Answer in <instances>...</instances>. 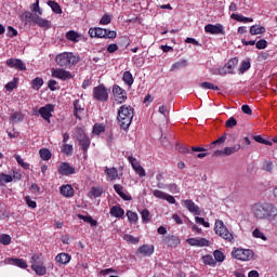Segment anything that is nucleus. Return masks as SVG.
<instances>
[{
  "label": "nucleus",
  "instance_id": "44",
  "mask_svg": "<svg viewBox=\"0 0 277 277\" xmlns=\"http://www.w3.org/2000/svg\"><path fill=\"white\" fill-rule=\"evenodd\" d=\"M39 155L43 161H49L51 159V150L42 148L39 150Z\"/></svg>",
  "mask_w": 277,
  "mask_h": 277
},
{
  "label": "nucleus",
  "instance_id": "16",
  "mask_svg": "<svg viewBox=\"0 0 277 277\" xmlns=\"http://www.w3.org/2000/svg\"><path fill=\"white\" fill-rule=\"evenodd\" d=\"M77 171L75 167L70 166L68 162H61L58 166V174H62V176H70L71 174H75Z\"/></svg>",
  "mask_w": 277,
  "mask_h": 277
},
{
  "label": "nucleus",
  "instance_id": "6",
  "mask_svg": "<svg viewBox=\"0 0 277 277\" xmlns=\"http://www.w3.org/2000/svg\"><path fill=\"white\" fill-rule=\"evenodd\" d=\"M232 254L238 261H251L254 258V252L250 249H234Z\"/></svg>",
  "mask_w": 277,
  "mask_h": 277
},
{
  "label": "nucleus",
  "instance_id": "9",
  "mask_svg": "<svg viewBox=\"0 0 277 277\" xmlns=\"http://www.w3.org/2000/svg\"><path fill=\"white\" fill-rule=\"evenodd\" d=\"M128 161L132 166L135 174H138L141 179H144V176H146V170L144 169V167H142L137 158L129 156Z\"/></svg>",
  "mask_w": 277,
  "mask_h": 277
},
{
  "label": "nucleus",
  "instance_id": "60",
  "mask_svg": "<svg viewBox=\"0 0 277 277\" xmlns=\"http://www.w3.org/2000/svg\"><path fill=\"white\" fill-rule=\"evenodd\" d=\"M246 70H250V61H243L240 65L239 72L243 75Z\"/></svg>",
  "mask_w": 277,
  "mask_h": 277
},
{
  "label": "nucleus",
  "instance_id": "56",
  "mask_svg": "<svg viewBox=\"0 0 277 277\" xmlns=\"http://www.w3.org/2000/svg\"><path fill=\"white\" fill-rule=\"evenodd\" d=\"M253 237H255L256 239H262L263 241H267V237H265V235H263V232H261V229L255 228L253 230Z\"/></svg>",
  "mask_w": 277,
  "mask_h": 277
},
{
  "label": "nucleus",
  "instance_id": "13",
  "mask_svg": "<svg viewBox=\"0 0 277 277\" xmlns=\"http://www.w3.org/2000/svg\"><path fill=\"white\" fill-rule=\"evenodd\" d=\"M53 111H55V106H53V104H48L39 109L41 118H43V120L47 122H51V116H53Z\"/></svg>",
  "mask_w": 277,
  "mask_h": 277
},
{
  "label": "nucleus",
  "instance_id": "48",
  "mask_svg": "<svg viewBox=\"0 0 277 277\" xmlns=\"http://www.w3.org/2000/svg\"><path fill=\"white\" fill-rule=\"evenodd\" d=\"M14 181V177L12 175H8L5 173L0 174V185H5V183H12Z\"/></svg>",
  "mask_w": 277,
  "mask_h": 277
},
{
  "label": "nucleus",
  "instance_id": "12",
  "mask_svg": "<svg viewBox=\"0 0 277 277\" xmlns=\"http://www.w3.org/2000/svg\"><path fill=\"white\" fill-rule=\"evenodd\" d=\"M181 205L184 207V209H187L189 213H193L194 215H200V207H198L194 200L184 199L181 201Z\"/></svg>",
  "mask_w": 277,
  "mask_h": 277
},
{
  "label": "nucleus",
  "instance_id": "50",
  "mask_svg": "<svg viewBox=\"0 0 277 277\" xmlns=\"http://www.w3.org/2000/svg\"><path fill=\"white\" fill-rule=\"evenodd\" d=\"M30 9L39 16H42V9L40 8V0H36L34 4H31Z\"/></svg>",
  "mask_w": 277,
  "mask_h": 277
},
{
  "label": "nucleus",
  "instance_id": "53",
  "mask_svg": "<svg viewBox=\"0 0 277 277\" xmlns=\"http://www.w3.org/2000/svg\"><path fill=\"white\" fill-rule=\"evenodd\" d=\"M141 216L145 224H148V222H150V211H148V209H144L141 212Z\"/></svg>",
  "mask_w": 277,
  "mask_h": 277
},
{
  "label": "nucleus",
  "instance_id": "29",
  "mask_svg": "<svg viewBox=\"0 0 277 277\" xmlns=\"http://www.w3.org/2000/svg\"><path fill=\"white\" fill-rule=\"evenodd\" d=\"M31 269L37 274V276H44L47 274V266L41 264H31Z\"/></svg>",
  "mask_w": 277,
  "mask_h": 277
},
{
  "label": "nucleus",
  "instance_id": "55",
  "mask_svg": "<svg viewBox=\"0 0 277 277\" xmlns=\"http://www.w3.org/2000/svg\"><path fill=\"white\" fill-rule=\"evenodd\" d=\"M253 138L259 144H265L266 146H272L273 145V143L271 141H267V140L263 138V136H261V135H255V136H253Z\"/></svg>",
  "mask_w": 277,
  "mask_h": 277
},
{
  "label": "nucleus",
  "instance_id": "30",
  "mask_svg": "<svg viewBox=\"0 0 277 277\" xmlns=\"http://www.w3.org/2000/svg\"><path fill=\"white\" fill-rule=\"evenodd\" d=\"M230 18H233L234 21H237L238 23H254V19L252 17H246L237 13H233L230 15Z\"/></svg>",
  "mask_w": 277,
  "mask_h": 277
},
{
  "label": "nucleus",
  "instance_id": "26",
  "mask_svg": "<svg viewBox=\"0 0 277 277\" xmlns=\"http://www.w3.org/2000/svg\"><path fill=\"white\" fill-rule=\"evenodd\" d=\"M11 124H18V122H23L25 120V115L22 111H13L9 118Z\"/></svg>",
  "mask_w": 277,
  "mask_h": 277
},
{
  "label": "nucleus",
  "instance_id": "39",
  "mask_svg": "<svg viewBox=\"0 0 277 277\" xmlns=\"http://www.w3.org/2000/svg\"><path fill=\"white\" fill-rule=\"evenodd\" d=\"M48 5H49V8H51V10H52V12H54V14H62V6L60 5V3H57L53 0H49Z\"/></svg>",
  "mask_w": 277,
  "mask_h": 277
},
{
  "label": "nucleus",
  "instance_id": "45",
  "mask_svg": "<svg viewBox=\"0 0 277 277\" xmlns=\"http://www.w3.org/2000/svg\"><path fill=\"white\" fill-rule=\"evenodd\" d=\"M213 256H214V261L217 262V263H224V259H226L224 253L220 250H215L213 252Z\"/></svg>",
  "mask_w": 277,
  "mask_h": 277
},
{
  "label": "nucleus",
  "instance_id": "31",
  "mask_svg": "<svg viewBox=\"0 0 277 277\" xmlns=\"http://www.w3.org/2000/svg\"><path fill=\"white\" fill-rule=\"evenodd\" d=\"M78 219L82 220L87 224H90V226H98V222L94 220L90 214H87V215L78 214Z\"/></svg>",
  "mask_w": 277,
  "mask_h": 277
},
{
  "label": "nucleus",
  "instance_id": "59",
  "mask_svg": "<svg viewBox=\"0 0 277 277\" xmlns=\"http://www.w3.org/2000/svg\"><path fill=\"white\" fill-rule=\"evenodd\" d=\"M195 222L196 224H200L201 226H205V228H209L211 226L209 222L205 221V217L196 216Z\"/></svg>",
  "mask_w": 277,
  "mask_h": 277
},
{
  "label": "nucleus",
  "instance_id": "15",
  "mask_svg": "<svg viewBox=\"0 0 277 277\" xmlns=\"http://www.w3.org/2000/svg\"><path fill=\"white\" fill-rule=\"evenodd\" d=\"M153 196H155V198H159L160 200H167L169 205H176V199H174V196L163 193L162 190H153Z\"/></svg>",
  "mask_w": 277,
  "mask_h": 277
},
{
  "label": "nucleus",
  "instance_id": "10",
  "mask_svg": "<svg viewBox=\"0 0 277 277\" xmlns=\"http://www.w3.org/2000/svg\"><path fill=\"white\" fill-rule=\"evenodd\" d=\"M51 72L54 79H61V81H68L69 79H72V74L66 69L53 68Z\"/></svg>",
  "mask_w": 277,
  "mask_h": 277
},
{
  "label": "nucleus",
  "instance_id": "18",
  "mask_svg": "<svg viewBox=\"0 0 277 277\" xmlns=\"http://www.w3.org/2000/svg\"><path fill=\"white\" fill-rule=\"evenodd\" d=\"M186 242L196 248H206L210 246L207 238H188Z\"/></svg>",
  "mask_w": 277,
  "mask_h": 277
},
{
  "label": "nucleus",
  "instance_id": "40",
  "mask_svg": "<svg viewBox=\"0 0 277 277\" xmlns=\"http://www.w3.org/2000/svg\"><path fill=\"white\" fill-rule=\"evenodd\" d=\"M130 224H137V220H140V216L137 215L136 212H133L131 210H128L126 213Z\"/></svg>",
  "mask_w": 277,
  "mask_h": 277
},
{
  "label": "nucleus",
  "instance_id": "63",
  "mask_svg": "<svg viewBox=\"0 0 277 277\" xmlns=\"http://www.w3.org/2000/svg\"><path fill=\"white\" fill-rule=\"evenodd\" d=\"M227 129H233V127H237V119L232 117L226 121Z\"/></svg>",
  "mask_w": 277,
  "mask_h": 277
},
{
  "label": "nucleus",
  "instance_id": "46",
  "mask_svg": "<svg viewBox=\"0 0 277 277\" xmlns=\"http://www.w3.org/2000/svg\"><path fill=\"white\" fill-rule=\"evenodd\" d=\"M0 243L2 246H10L12 243V237L8 234L0 235Z\"/></svg>",
  "mask_w": 277,
  "mask_h": 277
},
{
  "label": "nucleus",
  "instance_id": "4",
  "mask_svg": "<svg viewBox=\"0 0 277 277\" xmlns=\"http://www.w3.org/2000/svg\"><path fill=\"white\" fill-rule=\"evenodd\" d=\"M214 233L215 235H219V237H222V239H225L226 241H233V233L228 230V227L224 224V221L216 220L214 223Z\"/></svg>",
  "mask_w": 277,
  "mask_h": 277
},
{
  "label": "nucleus",
  "instance_id": "54",
  "mask_svg": "<svg viewBox=\"0 0 277 277\" xmlns=\"http://www.w3.org/2000/svg\"><path fill=\"white\" fill-rule=\"evenodd\" d=\"M15 159H16L18 166L24 168V170H29V163L25 162V160H23L19 155H15Z\"/></svg>",
  "mask_w": 277,
  "mask_h": 277
},
{
  "label": "nucleus",
  "instance_id": "3",
  "mask_svg": "<svg viewBox=\"0 0 277 277\" xmlns=\"http://www.w3.org/2000/svg\"><path fill=\"white\" fill-rule=\"evenodd\" d=\"M55 62L63 68H70V66L79 62V58L71 52H64L56 55Z\"/></svg>",
  "mask_w": 277,
  "mask_h": 277
},
{
  "label": "nucleus",
  "instance_id": "32",
  "mask_svg": "<svg viewBox=\"0 0 277 277\" xmlns=\"http://www.w3.org/2000/svg\"><path fill=\"white\" fill-rule=\"evenodd\" d=\"M241 150V145L237 144L232 147H225L224 148V155L225 157H230V155H235V153H239Z\"/></svg>",
  "mask_w": 277,
  "mask_h": 277
},
{
  "label": "nucleus",
  "instance_id": "19",
  "mask_svg": "<svg viewBox=\"0 0 277 277\" xmlns=\"http://www.w3.org/2000/svg\"><path fill=\"white\" fill-rule=\"evenodd\" d=\"M136 254L140 256H153L155 254V246L143 245L137 249Z\"/></svg>",
  "mask_w": 277,
  "mask_h": 277
},
{
  "label": "nucleus",
  "instance_id": "27",
  "mask_svg": "<svg viewBox=\"0 0 277 277\" xmlns=\"http://www.w3.org/2000/svg\"><path fill=\"white\" fill-rule=\"evenodd\" d=\"M61 194L64 198H72L75 196V188L70 184L61 186Z\"/></svg>",
  "mask_w": 277,
  "mask_h": 277
},
{
  "label": "nucleus",
  "instance_id": "47",
  "mask_svg": "<svg viewBox=\"0 0 277 277\" xmlns=\"http://www.w3.org/2000/svg\"><path fill=\"white\" fill-rule=\"evenodd\" d=\"M101 133H105V126L95 123L93 126V135H101Z\"/></svg>",
  "mask_w": 277,
  "mask_h": 277
},
{
  "label": "nucleus",
  "instance_id": "57",
  "mask_svg": "<svg viewBox=\"0 0 277 277\" xmlns=\"http://www.w3.org/2000/svg\"><path fill=\"white\" fill-rule=\"evenodd\" d=\"M62 153H64V155H72V150H74V148H72V145H70V144H64L63 146H62Z\"/></svg>",
  "mask_w": 277,
  "mask_h": 277
},
{
  "label": "nucleus",
  "instance_id": "49",
  "mask_svg": "<svg viewBox=\"0 0 277 277\" xmlns=\"http://www.w3.org/2000/svg\"><path fill=\"white\" fill-rule=\"evenodd\" d=\"M185 66H187V61H179L172 65L171 70H179L181 68H185Z\"/></svg>",
  "mask_w": 277,
  "mask_h": 277
},
{
  "label": "nucleus",
  "instance_id": "33",
  "mask_svg": "<svg viewBox=\"0 0 277 277\" xmlns=\"http://www.w3.org/2000/svg\"><path fill=\"white\" fill-rule=\"evenodd\" d=\"M167 245L170 248H176L177 246L181 245V239L179 238V236H169L167 238Z\"/></svg>",
  "mask_w": 277,
  "mask_h": 277
},
{
  "label": "nucleus",
  "instance_id": "17",
  "mask_svg": "<svg viewBox=\"0 0 277 277\" xmlns=\"http://www.w3.org/2000/svg\"><path fill=\"white\" fill-rule=\"evenodd\" d=\"M6 66H9V68H15V70H27L25 63L18 58L6 60Z\"/></svg>",
  "mask_w": 277,
  "mask_h": 277
},
{
  "label": "nucleus",
  "instance_id": "5",
  "mask_svg": "<svg viewBox=\"0 0 277 277\" xmlns=\"http://www.w3.org/2000/svg\"><path fill=\"white\" fill-rule=\"evenodd\" d=\"M75 135L84 153H88V148H90V137L85 135V130L83 128H76Z\"/></svg>",
  "mask_w": 277,
  "mask_h": 277
},
{
  "label": "nucleus",
  "instance_id": "38",
  "mask_svg": "<svg viewBox=\"0 0 277 277\" xmlns=\"http://www.w3.org/2000/svg\"><path fill=\"white\" fill-rule=\"evenodd\" d=\"M265 31H266L265 27L260 25H253L250 27L251 36H259V34H265Z\"/></svg>",
  "mask_w": 277,
  "mask_h": 277
},
{
  "label": "nucleus",
  "instance_id": "41",
  "mask_svg": "<svg viewBox=\"0 0 277 277\" xmlns=\"http://www.w3.org/2000/svg\"><path fill=\"white\" fill-rule=\"evenodd\" d=\"M18 88V78H14L12 81L5 84L6 92H13Z\"/></svg>",
  "mask_w": 277,
  "mask_h": 277
},
{
  "label": "nucleus",
  "instance_id": "62",
  "mask_svg": "<svg viewBox=\"0 0 277 277\" xmlns=\"http://www.w3.org/2000/svg\"><path fill=\"white\" fill-rule=\"evenodd\" d=\"M168 189L171 192V194H180L181 192V188H179L176 184H169Z\"/></svg>",
  "mask_w": 277,
  "mask_h": 277
},
{
  "label": "nucleus",
  "instance_id": "61",
  "mask_svg": "<svg viewBox=\"0 0 277 277\" xmlns=\"http://www.w3.org/2000/svg\"><path fill=\"white\" fill-rule=\"evenodd\" d=\"M109 23H111V15L109 14L103 15L100 19V25H109Z\"/></svg>",
  "mask_w": 277,
  "mask_h": 277
},
{
  "label": "nucleus",
  "instance_id": "43",
  "mask_svg": "<svg viewBox=\"0 0 277 277\" xmlns=\"http://www.w3.org/2000/svg\"><path fill=\"white\" fill-rule=\"evenodd\" d=\"M123 239L124 241H127L128 243H140V237H134L133 235L131 234H124L123 235Z\"/></svg>",
  "mask_w": 277,
  "mask_h": 277
},
{
  "label": "nucleus",
  "instance_id": "21",
  "mask_svg": "<svg viewBox=\"0 0 277 277\" xmlns=\"http://www.w3.org/2000/svg\"><path fill=\"white\" fill-rule=\"evenodd\" d=\"M32 23L35 25H38V27H41L42 29H51V21L42 18L38 15H35L32 17Z\"/></svg>",
  "mask_w": 277,
  "mask_h": 277
},
{
  "label": "nucleus",
  "instance_id": "37",
  "mask_svg": "<svg viewBox=\"0 0 277 277\" xmlns=\"http://www.w3.org/2000/svg\"><path fill=\"white\" fill-rule=\"evenodd\" d=\"M122 81L126 85H129V88H131L134 81L133 74H131V71H126L122 76Z\"/></svg>",
  "mask_w": 277,
  "mask_h": 277
},
{
  "label": "nucleus",
  "instance_id": "2",
  "mask_svg": "<svg viewBox=\"0 0 277 277\" xmlns=\"http://www.w3.org/2000/svg\"><path fill=\"white\" fill-rule=\"evenodd\" d=\"M133 108L130 105H122L118 110V124L123 131H128L133 122Z\"/></svg>",
  "mask_w": 277,
  "mask_h": 277
},
{
  "label": "nucleus",
  "instance_id": "14",
  "mask_svg": "<svg viewBox=\"0 0 277 277\" xmlns=\"http://www.w3.org/2000/svg\"><path fill=\"white\" fill-rule=\"evenodd\" d=\"M74 116L78 118V120H81V118L85 116V105L79 100L74 101Z\"/></svg>",
  "mask_w": 277,
  "mask_h": 277
},
{
  "label": "nucleus",
  "instance_id": "36",
  "mask_svg": "<svg viewBox=\"0 0 277 277\" xmlns=\"http://www.w3.org/2000/svg\"><path fill=\"white\" fill-rule=\"evenodd\" d=\"M66 38L67 40H69L70 42H79L81 35H79V32L75 31V30H70L66 34Z\"/></svg>",
  "mask_w": 277,
  "mask_h": 277
},
{
  "label": "nucleus",
  "instance_id": "58",
  "mask_svg": "<svg viewBox=\"0 0 277 277\" xmlns=\"http://www.w3.org/2000/svg\"><path fill=\"white\" fill-rule=\"evenodd\" d=\"M24 200H25L27 207H29V209H36V207H38V203H36L35 200H31V197H29V196L24 197Z\"/></svg>",
  "mask_w": 277,
  "mask_h": 277
},
{
  "label": "nucleus",
  "instance_id": "23",
  "mask_svg": "<svg viewBox=\"0 0 277 277\" xmlns=\"http://www.w3.org/2000/svg\"><path fill=\"white\" fill-rule=\"evenodd\" d=\"M5 263L8 265H16V267H21V269H27V262L23 259L8 258Z\"/></svg>",
  "mask_w": 277,
  "mask_h": 277
},
{
  "label": "nucleus",
  "instance_id": "28",
  "mask_svg": "<svg viewBox=\"0 0 277 277\" xmlns=\"http://www.w3.org/2000/svg\"><path fill=\"white\" fill-rule=\"evenodd\" d=\"M110 215L113 217H124V209L120 206H114L110 208Z\"/></svg>",
  "mask_w": 277,
  "mask_h": 277
},
{
  "label": "nucleus",
  "instance_id": "35",
  "mask_svg": "<svg viewBox=\"0 0 277 277\" xmlns=\"http://www.w3.org/2000/svg\"><path fill=\"white\" fill-rule=\"evenodd\" d=\"M239 64V60L237 57L232 58L225 64V68L227 69V72L233 74L235 70V66Z\"/></svg>",
  "mask_w": 277,
  "mask_h": 277
},
{
  "label": "nucleus",
  "instance_id": "20",
  "mask_svg": "<svg viewBox=\"0 0 277 277\" xmlns=\"http://www.w3.org/2000/svg\"><path fill=\"white\" fill-rule=\"evenodd\" d=\"M89 36L91 38H107V29L101 27L90 28Z\"/></svg>",
  "mask_w": 277,
  "mask_h": 277
},
{
  "label": "nucleus",
  "instance_id": "64",
  "mask_svg": "<svg viewBox=\"0 0 277 277\" xmlns=\"http://www.w3.org/2000/svg\"><path fill=\"white\" fill-rule=\"evenodd\" d=\"M256 49H267V41L265 39H261L255 43Z\"/></svg>",
  "mask_w": 277,
  "mask_h": 277
},
{
  "label": "nucleus",
  "instance_id": "42",
  "mask_svg": "<svg viewBox=\"0 0 277 277\" xmlns=\"http://www.w3.org/2000/svg\"><path fill=\"white\" fill-rule=\"evenodd\" d=\"M42 85H44V80L40 77H37L31 81V88L34 90H40Z\"/></svg>",
  "mask_w": 277,
  "mask_h": 277
},
{
  "label": "nucleus",
  "instance_id": "24",
  "mask_svg": "<svg viewBox=\"0 0 277 277\" xmlns=\"http://www.w3.org/2000/svg\"><path fill=\"white\" fill-rule=\"evenodd\" d=\"M104 172L108 177V181L120 180V174H118V169L105 167Z\"/></svg>",
  "mask_w": 277,
  "mask_h": 277
},
{
  "label": "nucleus",
  "instance_id": "1",
  "mask_svg": "<svg viewBox=\"0 0 277 277\" xmlns=\"http://www.w3.org/2000/svg\"><path fill=\"white\" fill-rule=\"evenodd\" d=\"M251 214L254 220H267L268 222H274L277 220V208L272 203L258 202L251 207Z\"/></svg>",
  "mask_w": 277,
  "mask_h": 277
},
{
  "label": "nucleus",
  "instance_id": "34",
  "mask_svg": "<svg viewBox=\"0 0 277 277\" xmlns=\"http://www.w3.org/2000/svg\"><path fill=\"white\" fill-rule=\"evenodd\" d=\"M89 198H101L103 196V189L101 187H92L88 194Z\"/></svg>",
  "mask_w": 277,
  "mask_h": 277
},
{
  "label": "nucleus",
  "instance_id": "8",
  "mask_svg": "<svg viewBox=\"0 0 277 277\" xmlns=\"http://www.w3.org/2000/svg\"><path fill=\"white\" fill-rule=\"evenodd\" d=\"M113 94L115 96V103L117 105H122V103H127V91L120 88V85L115 84L113 87Z\"/></svg>",
  "mask_w": 277,
  "mask_h": 277
},
{
  "label": "nucleus",
  "instance_id": "22",
  "mask_svg": "<svg viewBox=\"0 0 277 277\" xmlns=\"http://www.w3.org/2000/svg\"><path fill=\"white\" fill-rule=\"evenodd\" d=\"M71 260H72V256H70V254H68L66 252L58 253L55 256V262L58 265H68V263H70Z\"/></svg>",
  "mask_w": 277,
  "mask_h": 277
},
{
  "label": "nucleus",
  "instance_id": "25",
  "mask_svg": "<svg viewBox=\"0 0 277 277\" xmlns=\"http://www.w3.org/2000/svg\"><path fill=\"white\" fill-rule=\"evenodd\" d=\"M114 189H115L116 194H118V196H120V198H122V200H127V201L132 200L131 195H129V193L124 192V187H122V185L115 184Z\"/></svg>",
  "mask_w": 277,
  "mask_h": 277
},
{
  "label": "nucleus",
  "instance_id": "52",
  "mask_svg": "<svg viewBox=\"0 0 277 277\" xmlns=\"http://www.w3.org/2000/svg\"><path fill=\"white\" fill-rule=\"evenodd\" d=\"M202 261L205 265H212L215 266V259H213V255H203Z\"/></svg>",
  "mask_w": 277,
  "mask_h": 277
},
{
  "label": "nucleus",
  "instance_id": "11",
  "mask_svg": "<svg viewBox=\"0 0 277 277\" xmlns=\"http://www.w3.org/2000/svg\"><path fill=\"white\" fill-rule=\"evenodd\" d=\"M206 34H211L212 36H224V25L222 24H208L205 26Z\"/></svg>",
  "mask_w": 277,
  "mask_h": 277
},
{
  "label": "nucleus",
  "instance_id": "51",
  "mask_svg": "<svg viewBox=\"0 0 277 277\" xmlns=\"http://www.w3.org/2000/svg\"><path fill=\"white\" fill-rule=\"evenodd\" d=\"M200 88H202L203 90H220L219 85H215L211 82H202L200 83Z\"/></svg>",
  "mask_w": 277,
  "mask_h": 277
},
{
  "label": "nucleus",
  "instance_id": "7",
  "mask_svg": "<svg viewBox=\"0 0 277 277\" xmlns=\"http://www.w3.org/2000/svg\"><path fill=\"white\" fill-rule=\"evenodd\" d=\"M93 98L95 101H101L102 103H105L109 98V92H107V88L105 85L100 84L93 89Z\"/></svg>",
  "mask_w": 277,
  "mask_h": 277
}]
</instances>
